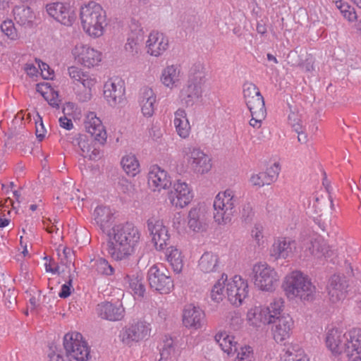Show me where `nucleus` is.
<instances>
[{"mask_svg": "<svg viewBox=\"0 0 361 361\" xmlns=\"http://www.w3.org/2000/svg\"><path fill=\"white\" fill-rule=\"evenodd\" d=\"M107 252L116 261L128 259L140 243V232L132 223L114 225L108 231Z\"/></svg>", "mask_w": 361, "mask_h": 361, "instance_id": "1", "label": "nucleus"}, {"mask_svg": "<svg viewBox=\"0 0 361 361\" xmlns=\"http://www.w3.org/2000/svg\"><path fill=\"white\" fill-rule=\"evenodd\" d=\"M283 288L289 298H300L304 301H312L316 294V287L307 276L300 271H294L287 275L283 283Z\"/></svg>", "mask_w": 361, "mask_h": 361, "instance_id": "2", "label": "nucleus"}, {"mask_svg": "<svg viewBox=\"0 0 361 361\" xmlns=\"http://www.w3.org/2000/svg\"><path fill=\"white\" fill-rule=\"evenodd\" d=\"M80 20L83 30L90 36L99 37L107 25L106 11L95 2H90L81 8Z\"/></svg>", "mask_w": 361, "mask_h": 361, "instance_id": "3", "label": "nucleus"}, {"mask_svg": "<svg viewBox=\"0 0 361 361\" xmlns=\"http://www.w3.org/2000/svg\"><path fill=\"white\" fill-rule=\"evenodd\" d=\"M238 197L231 189L219 192L214 200V219L219 225L231 222L236 213Z\"/></svg>", "mask_w": 361, "mask_h": 361, "instance_id": "4", "label": "nucleus"}, {"mask_svg": "<svg viewBox=\"0 0 361 361\" xmlns=\"http://www.w3.org/2000/svg\"><path fill=\"white\" fill-rule=\"evenodd\" d=\"M63 347L68 361H89L90 351L87 343L79 332H69L63 337Z\"/></svg>", "mask_w": 361, "mask_h": 361, "instance_id": "5", "label": "nucleus"}, {"mask_svg": "<svg viewBox=\"0 0 361 361\" xmlns=\"http://www.w3.org/2000/svg\"><path fill=\"white\" fill-rule=\"evenodd\" d=\"M283 307V300L281 298L275 299L268 307L259 306L251 308L247 314V319L255 326L271 324L274 318L281 314Z\"/></svg>", "mask_w": 361, "mask_h": 361, "instance_id": "6", "label": "nucleus"}, {"mask_svg": "<svg viewBox=\"0 0 361 361\" xmlns=\"http://www.w3.org/2000/svg\"><path fill=\"white\" fill-rule=\"evenodd\" d=\"M169 271L163 264L151 267L147 273V279L151 288L162 294L169 293L173 288V281Z\"/></svg>", "mask_w": 361, "mask_h": 361, "instance_id": "7", "label": "nucleus"}, {"mask_svg": "<svg viewBox=\"0 0 361 361\" xmlns=\"http://www.w3.org/2000/svg\"><path fill=\"white\" fill-rule=\"evenodd\" d=\"M255 285L262 290L271 291L278 281L275 270L267 263H258L253 266Z\"/></svg>", "mask_w": 361, "mask_h": 361, "instance_id": "8", "label": "nucleus"}, {"mask_svg": "<svg viewBox=\"0 0 361 361\" xmlns=\"http://www.w3.org/2000/svg\"><path fill=\"white\" fill-rule=\"evenodd\" d=\"M182 153L195 172L204 174L210 171L212 168L211 159L200 148L187 146L183 149Z\"/></svg>", "mask_w": 361, "mask_h": 361, "instance_id": "9", "label": "nucleus"}, {"mask_svg": "<svg viewBox=\"0 0 361 361\" xmlns=\"http://www.w3.org/2000/svg\"><path fill=\"white\" fill-rule=\"evenodd\" d=\"M149 331L148 324L144 322H137L123 328L119 336L123 343L131 346L149 336Z\"/></svg>", "mask_w": 361, "mask_h": 361, "instance_id": "10", "label": "nucleus"}, {"mask_svg": "<svg viewBox=\"0 0 361 361\" xmlns=\"http://www.w3.org/2000/svg\"><path fill=\"white\" fill-rule=\"evenodd\" d=\"M147 229L152 236L157 250H164L170 242V235L163 221L155 216L150 217L147 221Z\"/></svg>", "mask_w": 361, "mask_h": 361, "instance_id": "11", "label": "nucleus"}, {"mask_svg": "<svg viewBox=\"0 0 361 361\" xmlns=\"http://www.w3.org/2000/svg\"><path fill=\"white\" fill-rule=\"evenodd\" d=\"M226 293L228 300L233 305H240L248 294L247 282L235 275L226 283Z\"/></svg>", "mask_w": 361, "mask_h": 361, "instance_id": "12", "label": "nucleus"}, {"mask_svg": "<svg viewBox=\"0 0 361 361\" xmlns=\"http://www.w3.org/2000/svg\"><path fill=\"white\" fill-rule=\"evenodd\" d=\"M49 16L66 26H71L75 19V15L69 4L54 2L46 6Z\"/></svg>", "mask_w": 361, "mask_h": 361, "instance_id": "13", "label": "nucleus"}, {"mask_svg": "<svg viewBox=\"0 0 361 361\" xmlns=\"http://www.w3.org/2000/svg\"><path fill=\"white\" fill-rule=\"evenodd\" d=\"M193 195L189 185L180 180L174 183L173 190L170 192L169 198L172 205L183 208L192 200Z\"/></svg>", "mask_w": 361, "mask_h": 361, "instance_id": "14", "label": "nucleus"}, {"mask_svg": "<svg viewBox=\"0 0 361 361\" xmlns=\"http://www.w3.org/2000/svg\"><path fill=\"white\" fill-rule=\"evenodd\" d=\"M343 352L348 361H361V329H353L345 335Z\"/></svg>", "mask_w": 361, "mask_h": 361, "instance_id": "15", "label": "nucleus"}, {"mask_svg": "<svg viewBox=\"0 0 361 361\" xmlns=\"http://www.w3.org/2000/svg\"><path fill=\"white\" fill-rule=\"evenodd\" d=\"M123 82L118 78L109 80L104 84V96L111 106H116L124 101Z\"/></svg>", "mask_w": 361, "mask_h": 361, "instance_id": "16", "label": "nucleus"}, {"mask_svg": "<svg viewBox=\"0 0 361 361\" xmlns=\"http://www.w3.org/2000/svg\"><path fill=\"white\" fill-rule=\"evenodd\" d=\"M296 250V242L289 238H276L270 248V256L274 259L292 257Z\"/></svg>", "mask_w": 361, "mask_h": 361, "instance_id": "17", "label": "nucleus"}, {"mask_svg": "<svg viewBox=\"0 0 361 361\" xmlns=\"http://www.w3.org/2000/svg\"><path fill=\"white\" fill-rule=\"evenodd\" d=\"M84 126L87 133L91 135L94 140L100 145L106 141V132L102 121L94 112H89L84 121Z\"/></svg>", "mask_w": 361, "mask_h": 361, "instance_id": "18", "label": "nucleus"}, {"mask_svg": "<svg viewBox=\"0 0 361 361\" xmlns=\"http://www.w3.org/2000/svg\"><path fill=\"white\" fill-rule=\"evenodd\" d=\"M74 55L78 62L88 68L98 65L102 60L100 51L82 44L75 46Z\"/></svg>", "mask_w": 361, "mask_h": 361, "instance_id": "19", "label": "nucleus"}, {"mask_svg": "<svg viewBox=\"0 0 361 361\" xmlns=\"http://www.w3.org/2000/svg\"><path fill=\"white\" fill-rule=\"evenodd\" d=\"M205 322L204 312L199 307L187 305L183 312V324L188 329H201Z\"/></svg>", "mask_w": 361, "mask_h": 361, "instance_id": "20", "label": "nucleus"}, {"mask_svg": "<svg viewBox=\"0 0 361 361\" xmlns=\"http://www.w3.org/2000/svg\"><path fill=\"white\" fill-rule=\"evenodd\" d=\"M272 323L274 338L276 342H281L289 338L293 326V321L289 315L279 314L274 318Z\"/></svg>", "mask_w": 361, "mask_h": 361, "instance_id": "21", "label": "nucleus"}, {"mask_svg": "<svg viewBox=\"0 0 361 361\" xmlns=\"http://www.w3.org/2000/svg\"><path fill=\"white\" fill-rule=\"evenodd\" d=\"M68 74L70 77L75 81L80 82L85 88L84 95L80 96L79 100L85 102L91 98V89L97 82L96 79L91 75L84 73L76 66H71L68 68Z\"/></svg>", "mask_w": 361, "mask_h": 361, "instance_id": "22", "label": "nucleus"}, {"mask_svg": "<svg viewBox=\"0 0 361 361\" xmlns=\"http://www.w3.org/2000/svg\"><path fill=\"white\" fill-rule=\"evenodd\" d=\"M146 47L148 54L154 56H159L167 50L169 39L162 32L152 31L148 36Z\"/></svg>", "mask_w": 361, "mask_h": 361, "instance_id": "23", "label": "nucleus"}, {"mask_svg": "<svg viewBox=\"0 0 361 361\" xmlns=\"http://www.w3.org/2000/svg\"><path fill=\"white\" fill-rule=\"evenodd\" d=\"M171 180L166 171L154 165L148 173V185L153 191H160L171 185Z\"/></svg>", "mask_w": 361, "mask_h": 361, "instance_id": "24", "label": "nucleus"}, {"mask_svg": "<svg viewBox=\"0 0 361 361\" xmlns=\"http://www.w3.org/2000/svg\"><path fill=\"white\" fill-rule=\"evenodd\" d=\"M347 287V281L339 275L332 276L327 286L330 301L336 303L343 300L346 296Z\"/></svg>", "mask_w": 361, "mask_h": 361, "instance_id": "25", "label": "nucleus"}, {"mask_svg": "<svg viewBox=\"0 0 361 361\" xmlns=\"http://www.w3.org/2000/svg\"><path fill=\"white\" fill-rule=\"evenodd\" d=\"M97 312L99 317L109 321H120L124 317V308L121 304L109 302L97 305Z\"/></svg>", "mask_w": 361, "mask_h": 361, "instance_id": "26", "label": "nucleus"}, {"mask_svg": "<svg viewBox=\"0 0 361 361\" xmlns=\"http://www.w3.org/2000/svg\"><path fill=\"white\" fill-rule=\"evenodd\" d=\"M207 218L204 209L201 207L191 208L188 214V226L194 232H202L207 229Z\"/></svg>", "mask_w": 361, "mask_h": 361, "instance_id": "27", "label": "nucleus"}, {"mask_svg": "<svg viewBox=\"0 0 361 361\" xmlns=\"http://www.w3.org/2000/svg\"><path fill=\"white\" fill-rule=\"evenodd\" d=\"M202 94V86L187 82L180 92V99L183 105L192 106Z\"/></svg>", "mask_w": 361, "mask_h": 361, "instance_id": "28", "label": "nucleus"}, {"mask_svg": "<svg viewBox=\"0 0 361 361\" xmlns=\"http://www.w3.org/2000/svg\"><path fill=\"white\" fill-rule=\"evenodd\" d=\"M243 97L248 109L264 106V101L257 87L252 82L243 85Z\"/></svg>", "mask_w": 361, "mask_h": 361, "instance_id": "29", "label": "nucleus"}, {"mask_svg": "<svg viewBox=\"0 0 361 361\" xmlns=\"http://www.w3.org/2000/svg\"><path fill=\"white\" fill-rule=\"evenodd\" d=\"M305 251H309L310 255L318 259L329 257L331 252L329 246L320 236L311 238L306 243Z\"/></svg>", "mask_w": 361, "mask_h": 361, "instance_id": "30", "label": "nucleus"}, {"mask_svg": "<svg viewBox=\"0 0 361 361\" xmlns=\"http://www.w3.org/2000/svg\"><path fill=\"white\" fill-rule=\"evenodd\" d=\"M139 102L144 116H152L155 109L156 95L152 88L145 87L140 90Z\"/></svg>", "mask_w": 361, "mask_h": 361, "instance_id": "31", "label": "nucleus"}, {"mask_svg": "<svg viewBox=\"0 0 361 361\" xmlns=\"http://www.w3.org/2000/svg\"><path fill=\"white\" fill-rule=\"evenodd\" d=\"M182 73L180 68L177 65L167 66L162 71L161 81L168 88L173 89L180 83Z\"/></svg>", "mask_w": 361, "mask_h": 361, "instance_id": "32", "label": "nucleus"}, {"mask_svg": "<svg viewBox=\"0 0 361 361\" xmlns=\"http://www.w3.org/2000/svg\"><path fill=\"white\" fill-rule=\"evenodd\" d=\"M345 334H342L337 329L329 330L326 343L329 350L334 354H341L345 346Z\"/></svg>", "mask_w": 361, "mask_h": 361, "instance_id": "33", "label": "nucleus"}, {"mask_svg": "<svg viewBox=\"0 0 361 361\" xmlns=\"http://www.w3.org/2000/svg\"><path fill=\"white\" fill-rule=\"evenodd\" d=\"M144 40V32L142 29L132 31L128 37L124 49L129 56H136L140 52V47Z\"/></svg>", "mask_w": 361, "mask_h": 361, "instance_id": "34", "label": "nucleus"}, {"mask_svg": "<svg viewBox=\"0 0 361 361\" xmlns=\"http://www.w3.org/2000/svg\"><path fill=\"white\" fill-rule=\"evenodd\" d=\"M199 269L204 274H214L219 270V256L213 252H204L199 259Z\"/></svg>", "mask_w": 361, "mask_h": 361, "instance_id": "35", "label": "nucleus"}, {"mask_svg": "<svg viewBox=\"0 0 361 361\" xmlns=\"http://www.w3.org/2000/svg\"><path fill=\"white\" fill-rule=\"evenodd\" d=\"M14 19L18 24L24 27H31L35 19L32 10L26 6H16L13 10Z\"/></svg>", "mask_w": 361, "mask_h": 361, "instance_id": "36", "label": "nucleus"}, {"mask_svg": "<svg viewBox=\"0 0 361 361\" xmlns=\"http://www.w3.org/2000/svg\"><path fill=\"white\" fill-rule=\"evenodd\" d=\"M93 216L96 224L104 232L113 219V213L109 207L98 206L94 211Z\"/></svg>", "mask_w": 361, "mask_h": 361, "instance_id": "37", "label": "nucleus"}, {"mask_svg": "<svg viewBox=\"0 0 361 361\" xmlns=\"http://www.w3.org/2000/svg\"><path fill=\"white\" fill-rule=\"evenodd\" d=\"M174 125L180 137L186 138L189 136L190 126L185 110L179 109L175 112Z\"/></svg>", "mask_w": 361, "mask_h": 361, "instance_id": "38", "label": "nucleus"}, {"mask_svg": "<svg viewBox=\"0 0 361 361\" xmlns=\"http://www.w3.org/2000/svg\"><path fill=\"white\" fill-rule=\"evenodd\" d=\"M214 340L221 350L228 354L238 350L237 342L234 341L233 336L228 335L226 332L218 333L216 334Z\"/></svg>", "mask_w": 361, "mask_h": 361, "instance_id": "39", "label": "nucleus"}, {"mask_svg": "<svg viewBox=\"0 0 361 361\" xmlns=\"http://www.w3.org/2000/svg\"><path fill=\"white\" fill-rule=\"evenodd\" d=\"M37 91L48 102L49 105L56 108L59 106V94L49 83L37 84Z\"/></svg>", "mask_w": 361, "mask_h": 361, "instance_id": "40", "label": "nucleus"}, {"mask_svg": "<svg viewBox=\"0 0 361 361\" xmlns=\"http://www.w3.org/2000/svg\"><path fill=\"white\" fill-rule=\"evenodd\" d=\"M205 76L206 68L203 63L198 62L191 67L188 82L203 86Z\"/></svg>", "mask_w": 361, "mask_h": 361, "instance_id": "41", "label": "nucleus"}, {"mask_svg": "<svg viewBox=\"0 0 361 361\" xmlns=\"http://www.w3.org/2000/svg\"><path fill=\"white\" fill-rule=\"evenodd\" d=\"M166 257L174 272L180 273L182 271L183 264L180 252L173 247L167 248Z\"/></svg>", "mask_w": 361, "mask_h": 361, "instance_id": "42", "label": "nucleus"}, {"mask_svg": "<svg viewBox=\"0 0 361 361\" xmlns=\"http://www.w3.org/2000/svg\"><path fill=\"white\" fill-rule=\"evenodd\" d=\"M121 164L123 170L128 175L135 176L139 172V162L134 154H129L124 156Z\"/></svg>", "mask_w": 361, "mask_h": 361, "instance_id": "43", "label": "nucleus"}, {"mask_svg": "<svg viewBox=\"0 0 361 361\" xmlns=\"http://www.w3.org/2000/svg\"><path fill=\"white\" fill-rule=\"evenodd\" d=\"M227 281V275L222 274L221 279H219L212 288L210 296L213 301L215 302H220L223 300L225 296L224 293V285Z\"/></svg>", "mask_w": 361, "mask_h": 361, "instance_id": "44", "label": "nucleus"}, {"mask_svg": "<svg viewBox=\"0 0 361 361\" xmlns=\"http://www.w3.org/2000/svg\"><path fill=\"white\" fill-rule=\"evenodd\" d=\"M71 142L73 146L78 147L80 149V154L81 156L87 157L92 149V145L86 135L78 134L77 136L73 138Z\"/></svg>", "mask_w": 361, "mask_h": 361, "instance_id": "45", "label": "nucleus"}, {"mask_svg": "<svg viewBox=\"0 0 361 361\" xmlns=\"http://www.w3.org/2000/svg\"><path fill=\"white\" fill-rule=\"evenodd\" d=\"M251 114L252 118L249 123L255 128H259L262 126V121L266 118L267 111L264 106L252 108L249 109Z\"/></svg>", "mask_w": 361, "mask_h": 361, "instance_id": "46", "label": "nucleus"}, {"mask_svg": "<svg viewBox=\"0 0 361 361\" xmlns=\"http://www.w3.org/2000/svg\"><path fill=\"white\" fill-rule=\"evenodd\" d=\"M284 356V361H309L304 350L295 345L288 347Z\"/></svg>", "mask_w": 361, "mask_h": 361, "instance_id": "47", "label": "nucleus"}, {"mask_svg": "<svg viewBox=\"0 0 361 361\" xmlns=\"http://www.w3.org/2000/svg\"><path fill=\"white\" fill-rule=\"evenodd\" d=\"M94 267L98 274L111 276L114 273V267L104 258H99L94 261Z\"/></svg>", "mask_w": 361, "mask_h": 361, "instance_id": "48", "label": "nucleus"}, {"mask_svg": "<svg viewBox=\"0 0 361 361\" xmlns=\"http://www.w3.org/2000/svg\"><path fill=\"white\" fill-rule=\"evenodd\" d=\"M1 32L10 39L16 40L18 35L14 23L11 20H4L0 26Z\"/></svg>", "mask_w": 361, "mask_h": 361, "instance_id": "49", "label": "nucleus"}, {"mask_svg": "<svg viewBox=\"0 0 361 361\" xmlns=\"http://www.w3.org/2000/svg\"><path fill=\"white\" fill-rule=\"evenodd\" d=\"M128 279L129 287L133 291L134 295L138 297H142L145 291L142 279L138 276L128 277Z\"/></svg>", "mask_w": 361, "mask_h": 361, "instance_id": "50", "label": "nucleus"}, {"mask_svg": "<svg viewBox=\"0 0 361 361\" xmlns=\"http://www.w3.org/2000/svg\"><path fill=\"white\" fill-rule=\"evenodd\" d=\"M174 352L173 341L171 338H166L160 349V359L159 361H167L172 353Z\"/></svg>", "mask_w": 361, "mask_h": 361, "instance_id": "51", "label": "nucleus"}, {"mask_svg": "<svg viewBox=\"0 0 361 361\" xmlns=\"http://www.w3.org/2000/svg\"><path fill=\"white\" fill-rule=\"evenodd\" d=\"M250 181L252 185L258 187H262L264 185H270L271 183L265 172L253 174L250 177Z\"/></svg>", "mask_w": 361, "mask_h": 361, "instance_id": "52", "label": "nucleus"}, {"mask_svg": "<svg viewBox=\"0 0 361 361\" xmlns=\"http://www.w3.org/2000/svg\"><path fill=\"white\" fill-rule=\"evenodd\" d=\"M253 353L250 346H244L240 348L238 352L235 361H252Z\"/></svg>", "mask_w": 361, "mask_h": 361, "instance_id": "53", "label": "nucleus"}, {"mask_svg": "<svg viewBox=\"0 0 361 361\" xmlns=\"http://www.w3.org/2000/svg\"><path fill=\"white\" fill-rule=\"evenodd\" d=\"M60 259V263L68 266V264L72 262L73 251L71 248L65 247L63 248L62 252H58Z\"/></svg>", "mask_w": 361, "mask_h": 361, "instance_id": "54", "label": "nucleus"}, {"mask_svg": "<svg viewBox=\"0 0 361 361\" xmlns=\"http://www.w3.org/2000/svg\"><path fill=\"white\" fill-rule=\"evenodd\" d=\"M288 119L289 124L292 126L293 130L296 133H299V131L302 128L300 116L295 112H291L288 115Z\"/></svg>", "mask_w": 361, "mask_h": 361, "instance_id": "55", "label": "nucleus"}, {"mask_svg": "<svg viewBox=\"0 0 361 361\" xmlns=\"http://www.w3.org/2000/svg\"><path fill=\"white\" fill-rule=\"evenodd\" d=\"M279 172V164L274 163L272 166L267 169V171H265V173L267 174L270 182L273 183L277 179Z\"/></svg>", "mask_w": 361, "mask_h": 361, "instance_id": "56", "label": "nucleus"}, {"mask_svg": "<svg viewBox=\"0 0 361 361\" xmlns=\"http://www.w3.org/2000/svg\"><path fill=\"white\" fill-rule=\"evenodd\" d=\"M241 213L243 221L246 223L250 222L254 215L251 204L250 203L244 204Z\"/></svg>", "mask_w": 361, "mask_h": 361, "instance_id": "57", "label": "nucleus"}, {"mask_svg": "<svg viewBox=\"0 0 361 361\" xmlns=\"http://www.w3.org/2000/svg\"><path fill=\"white\" fill-rule=\"evenodd\" d=\"M118 187L120 190L126 194L130 193L133 190V185L131 182L126 178H121L119 180Z\"/></svg>", "mask_w": 361, "mask_h": 361, "instance_id": "58", "label": "nucleus"}, {"mask_svg": "<svg viewBox=\"0 0 361 361\" xmlns=\"http://www.w3.org/2000/svg\"><path fill=\"white\" fill-rule=\"evenodd\" d=\"M72 278L70 276L68 281L61 286V290L59 293V295L61 298H66L68 297L71 293V288L72 286Z\"/></svg>", "mask_w": 361, "mask_h": 361, "instance_id": "59", "label": "nucleus"}, {"mask_svg": "<svg viewBox=\"0 0 361 361\" xmlns=\"http://www.w3.org/2000/svg\"><path fill=\"white\" fill-rule=\"evenodd\" d=\"M39 121L40 123H38V122H36V136L38 138V140L39 141H42L44 137H45V132H46V130L44 128V124L42 123V118L41 117H39Z\"/></svg>", "mask_w": 361, "mask_h": 361, "instance_id": "60", "label": "nucleus"}, {"mask_svg": "<svg viewBox=\"0 0 361 361\" xmlns=\"http://www.w3.org/2000/svg\"><path fill=\"white\" fill-rule=\"evenodd\" d=\"M252 236L259 244L260 240L263 238L262 226L255 225V228L252 230Z\"/></svg>", "mask_w": 361, "mask_h": 361, "instance_id": "61", "label": "nucleus"}, {"mask_svg": "<svg viewBox=\"0 0 361 361\" xmlns=\"http://www.w3.org/2000/svg\"><path fill=\"white\" fill-rule=\"evenodd\" d=\"M45 269L48 272L52 274H59V266L56 264L51 259H49V262L45 263Z\"/></svg>", "mask_w": 361, "mask_h": 361, "instance_id": "62", "label": "nucleus"}, {"mask_svg": "<svg viewBox=\"0 0 361 361\" xmlns=\"http://www.w3.org/2000/svg\"><path fill=\"white\" fill-rule=\"evenodd\" d=\"M60 126L66 130H71L73 128V123L71 119L66 116L61 117L59 120Z\"/></svg>", "mask_w": 361, "mask_h": 361, "instance_id": "63", "label": "nucleus"}, {"mask_svg": "<svg viewBox=\"0 0 361 361\" xmlns=\"http://www.w3.org/2000/svg\"><path fill=\"white\" fill-rule=\"evenodd\" d=\"M39 67L42 71V75L43 78L46 79H49L51 78L52 73L50 72V68L49 65L45 63H42L41 65H39Z\"/></svg>", "mask_w": 361, "mask_h": 361, "instance_id": "64", "label": "nucleus"}]
</instances>
